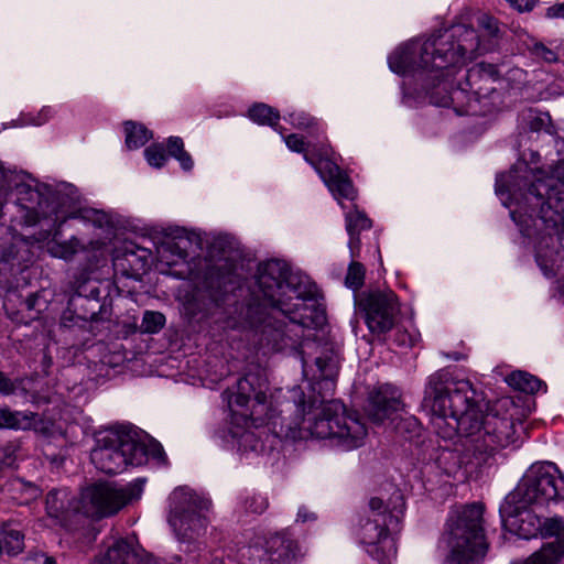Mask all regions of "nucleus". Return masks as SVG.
Returning <instances> with one entry per match:
<instances>
[{
    "label": "nucleus",
    "instance_id": "obj_1",
    "mask_svg": "<svg viewBox=\"0 0 564 564\" xmlns=\"http://www.w3.org/2000/svg\"><path fill=\"white\" fill-rule=\"evenodd\" d=\"M316 292L314 283L291 274L285 262L269 260L259 265L251 294L236 306L228 325L248 332L262 355L297 350L307 345L302 341L306 329L326 323Z\"/></svg>",
    "mask_w": 564,
    "mask_h": 564
},
{
    "label": "nucleus",
    "instance_id": "obj_2",
    "mask_svg": "<svg viewBox=\"0 0 564 564\" xmlns=\"http://www.w3.org/2000/svg\"><path fill=\"white\" fill-rule=\"evenodd\" d=\"M423 405L432 412L431 423L444 440L458 437L477 464L514 441L510 415L501 414L502 403H486L468 380H455L446 371L429 377Z\"/></svg>",
    "mask_w": 564,
    "mask_h": 564
},
{
    "label": "nucleus",
    "instance_id": "obj_3",
    "mask_svg": "<svg viewBox=\"0 0 564 564\" xmlns=\"http://www.w3.org/2000/svg\"><path fill=\"white\" fill-rule=\"evenodd\" d=\"M487 48L481 47L480 36L474 28L456 25L426 40H412L399 46L388 57L389 67L399 75H417V94L438 107H452L457 115L486 116L489 101L480 104L465 85L449 89L445 80L453 69L475 58Z\"/></svg>",
    "mask_w": 564,
    "mask_h": 564
},
{
    "label": "nucleus",
    "instance_id": "obj_4",
    "mask_svg": "<svg viewBox=\"0 0 564 564\" xmlns=\"http://www.w3.org/2000/svg\"><path fill=\"white\" fill-rule=\"evenodd\" d=\"M496 192H508L517 199L519 194L523 199V207L529 206L530 215L539 216L550 227H555L563 219L564 167L546 175L522 162L508 173L497 176Z\"/></svg>",
    "mask_w": 564,
    "mask_h": 564
},
{
    "label": "nucleus",
    "instance_id": "obj_5",
    "mask_svg": "<svg viewBox=\"0 0 564 564\" xmlns=\"http://www.w3.org/2000/svg\"><path fill=\"white\" fill-rule=\"evenodd\" d=\"M484 507L471 503L453 511L447 520L449 564H474L482 558L488 545L482 528Z\"/></svg>",
    "mask_w": 564,
    "mask_h": 564
},
{
    "label": "nucleus",
    "instance_id": "obj_6",
    "mask_svg": "<svg viewBox=\"0 0 564 564\" xmlns=\"http://www.w3.org/2000/svg\"><path fill=\"white\" fill-rule=\"evenodd\" d=\"M90 460L100 471L115 475L123 471L128 465H143L144 452L143 447L135 444L131 429L119 427L97 435Z\"/></svg>",
    "mask_w": 564,
    "mask_h": 564
},
{
    "label": "nucleus",
    "instance_id": "obj_7",
    "mask_svg": "<svg viewBox=\"0 0 564 564\" xmlns=\"http://www.w3.org/2000/svg\"><path fill=\"white\" fill-rule=\"evenodd\" d=\"M306 429L317 438L336 440L345 451L360 447L367 436L365 424L348 415L344 404L337 400L326 402Z\"/></svg>",
    "mask_w": 564,
    "mask_h": 564
},
{
    "label": "nucleus",
    "instance_id": "obj_8",
    "mask_svg": "<svg viewBox=\"0 0 564 564\" xmlns=\"http://www.w3.org/2000/svg\"><path fill=\"white\" fill-rule=\"evenodd\" d=\"M512 500L521 505L519 508L564 501V477L554 463H534L521 478Z\"/></svg>",
    "mask_w": 564,
    "mask_h": 564
},
{
    "label": "nucleus",
    "instance_id": "obj_9",
    "mask_svg": "<svg viewBox=\"0 0 564 564\" xmlns=\"http://www.w3.org/2000/svg\"><path fill=\"white\" fill-rule=\"evenodd\" d=\"M404 501L400 491H394L390 503L373 497L369 500L366 518L360 522V540L364 544L376 546V553L381 550L388 555L395 554L393 540L389 536L390 528L398 527L403 514Z\"/></svg>",
    "mask_w": 564,
    "mask_h": 564
},
{
    "label": "nucleus",
    "instance_id": "obj_10",
    "mask_svg": "<svg viewBox=\"0 0 564 564\" xmlns=\"http://www.w3.org/2000/svg\"><path fill=\"white\" fill-rule=\"evenodd\" d=\"M268 382L258 373H247L237 383L227 389L223 397L232 414L256 426L270 423L274 417L273 410L268 406Z\"/></svg>",
    "mask_w": 564,
    "mask_h": 564
},
{
    "label": "nucleus",
    "instance_id": "obj_11",
    "mask_svg": "<svg viewBox=\"0 0 564 564\" xmlns=\"http://www.w3.org/2000/svg\"><path fill=\"white\" fill-rule=\"evenodd\" d=\"M143 484L142 479H135L124 486L113 482L93 484L82 492V512L91 518L113 516L124 506L141 497Z\"/></svg>",
    "mask_w": 564,
    "mask_h": 564
},
{
    "label": "nucleus",
    "instance_id": "obj_12",
    "mask_svg": "<svg viewBox=\"0 0 564 564\" xmlns=\"http://www.w3.org/2000/svg\"><path fill=\"white\" fill-rule=\"evenodd\" d=\"M365 313V322L369 332L379 339H384L398 322L401 308L397 294L389 290H371L365 292L359 301Z\"/></svg>",
    "mask_w": 564,
    "mask_h": 564
},
{
    "label": "nucleus",
    "instance_id": "obj_13",
    "mask_svg": "<svg viewBox=\"0 0 564 564\" xmlns=\"http://www.w3.org/2000/svg\"><path fill=\"white\" fill-rule=\"evenodd\" d=\"M204 508L207 509L206 503L198 506L193 499L185 505H176L172 508L169 523L181 540H192L205 530L207 519L203 513Z\"/></svg>",
    "mask_w": 564,
    "mask_h": 564
},
{
    "label": "nucleus",
    "instance_id": "obj_14",
    "mask_svg": "<svg viewBox=\"0 0 564 564\" xmlns=\"http://www.w3.org/2000/svg\"><path fill=\"white\" fill-rule=\"evenodd\" d=\"M100 290L91 283L79 285L70 296L66 311L62 315V324L67 325L68 314L74 313L82 322L99 321L104 304L99 300Z\"/></svg>",
    "mask_w": 564,
    "mask_h": 564
},
{
    "label": "nucleus",
    "instance_id": "obj_15",
    "mask_svg": "<svg viewBox=\"0 0 564 564\" xmlns=\"http://www.w3.org/2000/svg\"><path fill=\"white\" fill-rule=\"evenodd\" d=\"M226 239L217 237L212 242V249H218L224 252ZM206 281L210 289L217 290L219 293H227L230 288H235L239 283L237 268L234 260L223 253L215 263H213L206 272Z\"/></svg>",
    "mask_w": 564,
    "mask_h": 564
},
{
    "label": "nucleus",
    "instance_id": "obj_16",
    "mask_svg": "<svg viewBox=\"0 0 564 564\" xmlns=\"http://www.w3.org/2000/svg\"><path fill=\"white\" fill-rule=\"evenodd\" d=\"M150 251L133 243L115 249L112 265L117 274L138 280L149 268Z\"/></svg>",
    "mask_w": 564,
    "mask_h": 564
},
{
    "label": "nucleus",
    "instance_id": "obj_17",
    "mask_svg": "<svg viewBox=\"0 0 564 564\" xmlns=\"http://www.w3.org/2000/svg\"><path fill=\"white\" fill-rule=\"evenodd\" d=\"M401 406L399 390L391 384H383L369 394L366 411L371 421L381 423Z\"/></svg>",
    "mask_w": 564,
    "mask_h": 564
},
{
    "label": "nucleus",
    "instance_id": "obj_18",
    "mask_svg": "<svg viewBox=\"0 0 564 564\" xmlns=\"http://www.w3.org/2000/svg\"><path fill=\"white\" fill-rule=\"evenodd\" d=\"M315 170L336 199H355L356 192L351 180L329 156H326Z\"/></svg>",
    "mask_w": 564,
    "mask_h": 564
},
{
    "label": "nucleus",
    "instance_id": "obj_19",
    "mask_svg": "<svg viewBox=\"0 0 564 564\" xmlns=\"http://www.w3.org/2000/svg\"><path fill=\"white\" fill-rule=\"evenodd\" d=\"M262 547L271 564H290L300 552L297 541L288 532H279L267 536Z\"/></svg>",
    "mask_w": 564,
    "mask_h": 564
},
{
    "label": "nucleus",
    "instance_id": "obj_20",
    "mask_svg": "<svg viewBox=\"0 0 564 564\" xmlns=\"http://www.w3.org/2000/svg\"><path fill=\"white\" fill-rule=\"evenodd\" d=\"M34 259L32 246L23 239L4 247L0 254V269L15 275L28 269Z\"/></svg>",
    "mask_w": 564,
    "mask_h": 564
},
{
    "label": "nucleus",
    "instance_id": "obj_21",
    "mask_svg": "<svg viewBox=\"0 0 564 564\" xmlns=\"http://www.w3.org/2000/svg\"><path fill=\"white\" fill-rule=\"evenodd\" d=\"M90 564H143V557L133 540L119 539Z\"/></svg>",
    "mask_w": 564,
    "mask_h": 564
},
{
    "label": "nucleus",
    "instance_id": "obj_22",
    "mask_svg": "<svg viewBox=\"0 0 564 564\" xmlns=\"http://www.w3.org/2000/svg\"><path fill=\"white\" fill-rule=\"evenodd\" d=\"M283 139L291 151L302 153L305 161L314 169L321 165L322 161L330 154L329 145L324 142L315 144L307 143L302 135L296 133L283 137Z\"/></svg>",
    "mask_w": 564,
    "mask_h": 564
},
{
    "label": "nucleus",
    "instance_id": "obj_23",
    "mask_svg": "<svg viewBox=\"0 0 564 564\" xmlns=\"http://www.w3.org/2000/svg\"><path fill=\"white\" fill-rule=\"evenodd\" d=\"M72 492L66 489H52L46 496V511L51 518L57 520L66 519L72 511L82 512L79 503L74 500Z\"/></svg>",
    "mask_w": 564,
    "mask_h": 564
},
{
    "label": "nucleus",
    "instance_id": "obj_24",
    "mask_svg": "<svg viewBox=\"0 0 564 564\" xmlns=\"http://www.w3.org/2000/svg\"><path fill=\"white\" fill-rule=\"evenodd\" d=\"M539 529L542 536H555L556 540L543 545V553L552 554L553 558L561 560L564 556V518H545L543 522L539 520Z\"/></svg>",
    "mask_w": 564,
    "mask_h": 564
},
{
    "label": "nucleus",
    "instance_id": "obj_25",
    "mask_svg": "<svg viewBox=\"0 0 564 564\" xmlns=\"http://www.w3.org/2000/svg\"><path fill=\"white\" fill-rule=\"evenodd\" d=\"M35 377L23 376L11 379L7 373L0 370V394L20 395L26 400L34 401L37 391L34 388Z\"/></svg>",
    "mask_w": 564,
    "mask_h": 564
},
{
    "label": "nucleus",
    "instance_id": "obj_26",
    "mask_svg": "<svg viewBox=\"0 0 564 564\" xmlns=\"http://www.w3.org/2000/svg\"><path fill=\"white\" fill-rule=\"evenodd\" d=\"M519 40L523 54H527L534 62L546 64L558 62V53L538 39L523 34L519 36Z\"/></svg>",
    "mask_w": 564,
    "mask_h": 564
},
{
    "label": "nucleus",
    "instance_id": "obj_27",
    "mask_svg": "<svg viewBox=\"0 0 564 564\" xmlns=\"http://www.w3.org/2000/svg\"><path fill=\"white\" fill-rule=\"evenodd\" d=\"M36 413L0 408V429L30 430L35 424Z\"/></svg>",
    "mask_w": 564,
    "mask_h": 564
},
{
    "label": "nucleus",
    "instance_id": "obj_28",
    "mask_svg": "<svg viewBox=\"0 0 564 564\" xmlns=\"http://www.w3.org/2000/svg\"><path fill=\"white\" fill-rule=\"evenodd\" d=\"M499 77V72L496 65L478 63L470 67L465 76V86L473 90L480 83L495 84Z\"/></svg>",
    "mask_w": 564,
    "mask_h": 564
},
{
    "label": "nucleus",
    "instance_id": "obj_29",
    "mask_svg": "<svg viewBox=\"0 0 564 564\" xmlns=\"http://www.w3.org/2000/svg\"><path fill=\"white\" fill-rule=\"evenodd\" d=\"M506 382L514 390L533 394L540 390L546 391V384L535 376L517 370L507 376Z\"/></svg>",
    "mask_w": 564,
    "mask_h": 564
},
{
    "label": "nucleus",
    "instance_id": "obj_30",
    "mask_svg": "<svg viewBox=\"0 0 564 564\" xmlns=\"http://www.w3.org/2000/svg\"><path fill=\"white\" fill-rule=\"evenodd\" d=\"M249 118L261 126H270L283 135V128L279 124L280 113L267 104H254L248 110Z\"/></svg>",
    "mask_w": 564,
    "mask_h": 564
},
{
    "label": "nucleus",
    "instance_id": "obj_31",
    "mask_svg": "<svg viewBox=\"0 0 564 564\" xmlns=\"http://www.w3.org/2000/svg\"><path fill=\"white\" fill-rule=\"evenodd\" d=\"M58 232H55L54 238L47 243V251L55 258H59L63 260H72L76 253L85 250V246L82 241L72 237L65 241H58L56 239Z\"/></svg>",
    "mask_w": 564,
    "mask_h": 564
},
{
    "label": "nucleus",
    "instance_id": "obj_32",
    "mask_svg": "<svg viewBox=\"0 0 564 564\" xmlns=\"http://www.w3.org/2000/svg\"><path fill=\"white\" fill-rule=\"evenodd\" d=\"M126 145L130 150L143 147L151 138L152 132L141 123L124 122Z\"/></svg>",
    "mask_w": 564,
    "mask_h": 564
},
{
    "label": "nucleus",
    "instance_id": "obj_33",
    "mask_svg": "<svg viewBox=\"0 0 564 564\" xmlns=\"http://www.w3.org/2000/svg\"><path fill=\"white\" fill-rule=\"evenodd\" d=\"M284 119L292 124L293 128L299 130H305L312 135H318L321 132V126L318 120L312 115L295 110L289 112Z\"/></svg>",
    "mask_w": 564,
    "mask_h": 564
},
{
    "label": "nucleus",
    "instance_id": "obj_34",
    "mask_svg": "<svg viewBox=\"0 0 564 564\" xmlns=\"http://www.w3.org/2000/svg\"><path fill=\"white\" fill-rule=\"evenodd\" d=\"M1 534L3 549L9 555H17L23 551L24 535L19 529L8 523L3 525Z\"/></svg>",
    "mask_w": 564,
    "mask_h": 564
},
{
    "label": "nucleus",
    "instance_id": "obj_35",
    "mask_svg": "<svg viewBox=\"0 0 564 564\" xmlns=\"http://www.w3.org/2000/svg\"><path fill=\"white\" fill-rule=\"evenodd\" d=\"M318 371V378L322 380L334 381L338 373V357L333 351H326L314 359Z\"/></svg>",
    "mask_w": 564,
    "mask_h": 564
},
{
    "label": "nucleus",
    "instance_id": "obj_36",
    "mask_svg": "<svg viewBox=\"0 0 564 564\" xmlns=\"http://www.w3.org/2000/svg\"><path fill=\"white\" fill-rule=\"evenodd\" d=\"M501 196L503 195H507L508 198L516 204V208L512 209L510 212V215L512 217V219L516 221V223H525V220L523 219V217H528L529 219H531L532 221H535V220H541L542 224L544 225L545 229H552V230H557V227L558 225L563 221V219L555 226V227H550L547 226L539 216L536 215H533L531 216L530 213V208L529 206H527V208L523 207V199L521 198V196L518 194V199L510 195L508 192H505L502 194H500ZM533 226H536V223H533Z\"/></svg>",
    "mask_w": 564,
    "mask_h": 564
},
{
    "label": "nucleus",
    "instance_id": "obj_37",
    "mask_svg": "<svg viewBox=\"0 0 564 564\" xmlns=\"http://www.w3.org/2000/svg\"><path fill=\"white\" fill-rule=\"evenodd\" d=\"M394 430L395 432L405 440H413L421 434V424L419 420L412 415H404L394 417Z\"/></svg>",
    "mask_w": 564,
    "mask_h": 564
},
{
    "label": "nucleus",
    "instance_id": "obj_38",
    "mask_svg": "<svg viewBox=\"0 0 564 564\" xmlns=\"http://www.w3.org/2000/svg\"><path fill=\"white\" fill-rule=\"evenodd\" d=\"M471 94L478 101H480L481 105H484V101L486 100L491 104L490 113L499 108L501 96L494 84L480 83L471 90Z\"/></svg>",
    "mask_w": 564,
    "mask_h": 564
},
{
    "label": "nucleus",
    "instance_id": "obj_39",
    "mask_svg": "<svg viewBox=\"0 0 564 564\" xmlns=\"http://www.w3.org/2000/svg\"><path fill=\"white\" fill-rule=\"evenodd\" d=\"M165 322V316L161 312L145 311L139 329L143 334H156L164 327Z\"/></svg>",
    "mask_w": 564,
    "mask_h": 564
},
{
    "label": "nucleus",
    "instance_id": "obj_40",
    "mask_svg": "<svg viewBox=\"0 0 564 564\" xmlns=\"http://www.w3.org/2000/svg\"><path fill=\"white\" fill-rule=\"evenodd\" d=\"M366 268L358 261H351L345 276V285L354 291L359 290L365 282Z\"/></svg>",
    "mask_w": 564,
    "mask_h": 564
},
{
    "label": "nucleus",
    "instance_id": "obj_41",
    "mask_svg": "<svg viewBox=\"0 0 564 564\" xmlns=\"http://www.w3.org/2000/svg\"><path fill=\"white\" fill-rule=\"evenodd\" d=\"M372 226L371 220L361 212L354 210L346 215V229L347 232L361 234L364 230H369Z\"/></svg>",
    "mask_w": 564,
    "mask_h": 564
},
{
    "label": "nucleus",
    "instance_id": "obj_42",
    "mask_svg": "<svg viewBox=\"0 0 564 564\" xmlns=\"http://www.w3.org/2000/svg\"><path fill=\"white\" fill-rule=\"evenodd\" d=\"M72 217L80 218L85 221L91 223L95 227L102 228L110 224V217L102 210L94 208H84L78 210Z\"/></svg>",
    "mask_w": 564,
    "mask_h": 564
},
{
    "label": "nucleus",
    "instance_id": "obj_43",
    "mask_svg": "<svg viewBox=\"0 0 564 564\" xmlns=\"http://www.w3.org/2000/svg\"><path fill=\"white\" fill-rule=\"evenodd\" d=\"M232 437L237 440L238 449L241 452L257 451L259 447V440L254 433L249 430L232 432Z\"/></svg>",
    "mask_w": 564,
    "mask_h": 564
},
{
    "label": "nucleus",
    "instance_id": "obj_44",
    "mask_svg": "<svg viewBox=\"0 0 564 564\" xmlns=\"http://www.w3.org/2000/svg\"><path fill=\"white\" fill-rule=\"evenodd\" d=\"M13 487L15 490L22 494V503H29L30 501L35 500L41 495V489L36 485L20 478L13 481Z\"/></svg>",
    "mask_w": 564,
    "mask_h": 564
},
{
    "label": "nucleus",
    "instance_id": "obj_45",
    "mask_svg": "<svg viewBox=\"0 0 564 564\" xmlns=\"http://www.w3.org/2000/svg\"><path fill=\"white\" fill-rule=\"evenodd\" d=\"M148 163L154 167H162L165 164L166 155L162 145L153 144L144 150Z\"/></svg>",
    "mask_w": 564,
    "mask_h": 564
},
{
    "label": "nucleus",
    "instance_id": "obj_46",
    "mask_svg": "<svg viewBox=\"0 0 564 564\" xmlns=\"http://www.w3.org/2000/svg\"><path fill=\"white\" fill-rule=\"evenodd\" d=\"M268 500L261 495H251L245 499L243 506L247 512L261 514L268 508Z\"/></svg>",
    "mask_w": 564,
    "mask_h": 564
},
{
    "label": "nucleus",
    "instance_id": "obj_47",
    "mask_svg": "<svg viewBox=\"0 0 564 564\" xmlns=\"http://www.w3.org/2000/svg\"><path fill=\"white\" fill-rule=\"evenodd\" d=\"M536 262L541 267L546 276H553L555 274V260L551 256H549L547 252H543L542 242H540L536 250Z\"/></svg>",
    "mask_w": 564,
    "mask_h": 564
},
{
    "label": "nucleus",
    "instance_id": "obj_48",
    "mask_svg": "<svg viewBox=\"0 0 564 564\" xmlns=\"http://www.w3.org/2000/svg\"><path fill=\"white\" fill-rule=\"evenodd\" d=\"M135 444L143 447L144 452V464L148 460V457L151 456L152 458L156 460H164L165 459V453L163 451V447L158 442H151L150 444H144L135 438Z\"/></svg>",
    "mask_w": 564,
    "mask_h": 564
},
{
    "label": "nucleus",
    "instance_id": "obj_49",
    "mask_svg": "<svg viewBox=\"0 0 564 564\" xmlns=\"http://www.w3.org/2000/svg\"><path fill=\"white\" fill-rule=\"evenodd\" d=\"M479 26L490 37H498L500 29L497 19L494 17L482 14L479 19Z\"/></svg>",
    "mask_w": 564,
    "mask_h": 564
},
{
    "label": "nucleus",
    "instance_id": "obj_50",
    "mask_svg": "<svg viewBox=\"0 0 564 564\" xmlns=\"http://www.w3.org/2000/svg\"><path fill=\"white\" fill-rule=\"evenodd\" d=\"M560 560L553 558L552 554H544L543 547L527 560L524 564H556Z\"/></svg>",
    "mask_w": 564,
    "mask_h": 564
},
{
    "label": "nucleus",
    "instance_id": "obj_51",
    "mask_svg": "<svg viewBox=\"0 0 564 564\" xmlns=\"http://www.w3.org/2000/svg\"><path fill=\"white\" fill-rule=\"evenodd\" d=\"M184 150H185L184 142H183L182 138L170 137L167 139V151L171 156H173L175 159Z\"/></svg>",
    "mask_w": 564,
    "mask_h": 564
},
{
    "label": "nucleus",
    "instance_id": "obj_52",
    "mask_svg": "<svg viewBox=\"0 0 564 564\" xmlns=\"http://www.w3.org/2000/svg\"><path fill=\"white\" fill-rule=\"evenodd\" d=\"M348 235H349L348 247H349L350 257L352 259L358 258L360 254V246H361V241L359 238L360 235L357 232H352V231L348 232Z\"/></svg>",
    "mask_w": 564,
    "mask_h": 564
},
{
    "label": "nucleus",
    "instance_id": "obj_53",
    "mask_svg": "<svg viewBox=\"0 0 564 564\" xmlns=\"http://www.w3.org/2000/svg\"><path fill=\"white\" fill-rule=\"evenodd\" d=\"M292 395L294 399L295 412L299 416H302L305 412L304 394L300 388H294L292 390Z\"/></svg>",
    "mask_w": 564,
    "mask_h": 564
},
{
    "label": "nucleus",
    "instance_id": "obj_54",
    "mask_svg": "<svg viewBox=\"0 0 564 564\" xmlns=\"http://www.w3.org/2000/svg\"><path fill=\"white\" fill-rule=\"evenodd\" d=\"M25 564H55V560L44 553L36 552L26 557Z\"/></svg>",
    "mask_w": 564,
    "mask_h": 564
},
{
    "label": "nucleus",
    "instance_id": "obj_55",
    "mask_svg": "<svg viewBox=\"0 0 564 564\" xmlns=\"http://www.w3.org/2000/svg\"><path fill=\"white\" fill-rule=\"evenodd\" d=\"M547 19H564V1L549 7L545 11Z\"/></svg>",
    "mask_w": 564,
    "mask_h": 564
},
{
    "label": "nucleus",
    "instance_id": "obj_56",
    "mask_svg": "<svg viewBox=\"0 0 564 564\" xmlns=\"http://www.w3.org/2000/svg\"><path fill=\"white\" fill-rule=\"evenodd\" d=\"M53 115L54 110L51 107L45 106L40 110L37 117L32 121V123L36 126H42L45 122H47L53 117Z\"/></svg>",
    "mask_w": 564,
    "mask_h": 564
},
{
    "label": "nucleus",
    "instance_id": "obj_57",
    "mask_svg": "<svg viewBox=\"0 0 564 564\" xmlns=\"http://www.w3.org/2000/svg\"><path fill=\"white\" fill-rule=\"evenodd\" d=\"M507 1L511 4V7H513L514 9H517L520 12L531 11L534 8L535 2H536V0H507Z\"/></svg>",
    "mask_w": 564,
    "mask_h": 564
},
{
    "label": "nucleus",
    "instance_id": "obj_58",
    "mask_svg": "<svg viewBox=\"0 0 564 564\" xmlns=\"http://www.w3.org/2000/svg\"><path fill=\"white\" fill-rule=\"evenodd\" d=\"M26 308L30 311L41 312L45 307V302L43 305L40 303V295L37 293L31 294L25 300Z\"/></svg>",
    "mask_w": 564,
    "mask_h": 564
},
{
    "label": "nucleus",
    "instance_id": "obj_59",
    "mask_svg": "<svg viewBox=\"0 0 564 564\" xmlns=\"http://www.w3.org/2000/svg\"><path fill=\"white\" fill-rule=\"evenodd\" d=\"M184 171H191L194 166L193 159L185 150L175 158Z\"/></svg>",
    "mask_w": 564,
    "mask_h": 564
},
{
    "label": "nucleus",
    "instance_id": "obj_60",
    "mask_svg": "<svg viewBox=\"0 0 564 564\" xmlns=\"http://www.w3.org/2000/svg\"><path fill=\"white\" fill-rule=\"evenodd\" d=\"M316 514L312 511H310L306 507H301L297 512V521L301 522H307V521H315Z\"/></svg>",
    "mask_w": 564,
    "mask_h": 564
},
{
    "label": "nucleus",
    "instance_id": "obj_61",
    "mask_svg": "<svg viewBox=\"0 0 564 564\" xmlns=\"http://www.w3.org/2000/svg\"><path fill=\"white\" fill-rule=\"evenodd\" d=\"M395 341L398 343L399 346H411L412 337L405 330H398Z\"/></svg>",
    "mask_w": 564,
    "mask_h": 564
},
{
    "label": "nucleus",
    "instance_id": "obj_62",
    "mask_svg": "<svg viewBox=\"0 0 564 564\" xmlns=\"http://www.w3.org/2000/svg\"><path fill=\"white\" fill-rule=\"evenodd\" d=\"M546 118L535 116L530 120V129L539 131L545 126Z\"/></svg>",
    "mask_w": 564,
    "mask_h": 564
},
{
    "label": "nucleus",
    "instance_id": "obj_63",
    "mask_svg": "<svg viewBox=\"0 0 564 564\" xmlns=\"http://www.w3.org/2000/svg\"><path fill=\"white\" fill-rule=\"evenodd\" d=\"M299 354L301 355L303 372H304V375L306 376V375H307V368L310 367V365H308V360H307V358L305 357V351H304V350L299 351Z\"/></svg>",
    "mask_w": 564,
    "mask_h": 564
},
{
    "label": "nucleus",
    "instance_id": "obj_64",
    "mask_svg": "<svg viewBox=\"0 0 564 564\" xmlns=\"http://www.w3.org/2000/svg\"><path fill=\"white\" fill-rule=\"evenodd\" d=\"M80 319H77L76 315L74 313L68 314L67 325L66 327L73 326L78 324Z\"/></svg>",
    "mask_w": 564,
    "mask_h": 564
}]
</instances>
